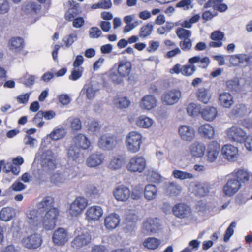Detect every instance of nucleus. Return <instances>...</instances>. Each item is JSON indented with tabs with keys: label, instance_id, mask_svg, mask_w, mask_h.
<instances>
[{
	"label": "nucleus",
	"instance_id": "nucleus-1",
	"mask_svg": "<svg viewBox=\"0 0 252 252\" xmlns=\"http://www.w3.org/2000/svg\"><path fill=\"white\" fill-rule=\"evenodd\" d=\"M52 197L47 196L39 202L35 208H30L25 212V221L30 230L34 231L44 228L51 230L56 226L59 210L54 207Z\"/></svg>",
	"mask_w": 252,
	"mask_h": 252
},
{
	"label": "nucleus",
	"instance_id": "nucleus-2",
	"mask_svg": "<svg viewBox=\"0 0 252 252\" xmlns=\"http://www.w3.org/2000/svg\"><path fill=\"white\" fill-rule=\"evenodd\" d=\"M44 229V228H41L36 231L30 230L31 234L22 239V246L29 250H34L39 248L43 241L42 233Z\"/></svg>",
	"mask_w": 252,
	"mask_h": 252
},
{
	"label": "nucleus",
	"instance_id": "nucleus-3",
	"mask_svg": "<svg viewBox=\"0 0 252 252\" xmlns=\"http://www.w3.org/2000/svg\"><path fill=\"white\" fill-rule=\"evenodd\" d=\"M143 136L141 133L137 131H132L126 136V147L131 153H136L141 149L143 143Z\"/></svg>",
	"mask_w": 252,
	"mask_h": 252
},
{
	"label": "nucleus",
	"instance_id": "nucleus-4",
	"mask_svg": "<svg viewBox=\"0 0 252 252\" xmlns=\"http://www.w3.org/2000/svg\"><path fill=\"white\" fill-rule=\"evenodd\" d=\"M88 202L87 199L84 197H77L69 204L67 209L68 215L72 218L81 216L87 206Z\"/></svg>",
	"mask_w": 252,
	"mask_h": 252
},
{
	"label": "nucleus",
	"instance_id": "nucleus-5",
	"mask_svg": "<svg viewBox=\"0 0 252 252\" xmlns=\"http://www.w3.org/2000/svg\"><path fill=\"white\" fill-rule=\"evenodd\" d=\"M147 160L146 158L140 155H134L128 161L126 168L128 171L132 173H141L146 169Z\"/></svg>",
	"mask_w": 252,
	"mask_h": 252
},
{
	"label": "nucleus",
	"instance_id": "nucleus-6",
	"mask_svg": "<svg viewBox=\"0 0 252 252\" xmlns=\"http://www.w3.org/2000/svg\"><path fill=\"white\" fill-rule=\"evenodd\" d=\"M122 142V139L109 133L101 135L97 141L98 147L104 150H112Z\"/></svg>",
	"mask_w": 252,
	"mask_h": 252
},
{
	"label": "nucleus",
	"instance_id": "nucleus-7",
	"mask_svg": "<svg viewBox=\"0 0 252 252\" xmlns=\"http://www.w3.org/2000/svg\"><path fill=\"white\" fill-rule=\"evenodd\" d=\"M41 164L42 172L50 174L56 169V160L52 151L47 150L43 152Z\"/></svg>",
	"mask_w": 252,
	"mask_h": 252
},
{
	"label": "nucleus",
	"instance_id": "nucleus-8",
	"mask_svg": "<svg viewBox=\"0 0 252 252\" xmlns=\"http://www.w3.org/2000/svg\"><path fill=\"white\" fill-rule=\"evenodd\" d=\"M76 237L71 242L72 246L78 249L87 245L91 240L89 231L85 228H77L75 231Z\"/></svg>",
	"mask_w": 252,
	"mask_h": 252
},
{
	"label": "nucleus",
	"instance_id": "nucleus-9",
	"mask_svg": "<svg viewBox=\"0 0 252 252\" xmlns=\"http://www.w3.org/2000/svg\"><path fill=\"white\" fill-rule=\"evenodd\" d=\"M181 97V91L173 89L165 92L161 96V100L164 105L171 106L177 103Z\"/></svg>",
	"mask_w": 252,
	"mask_h": 252
},
{
	"label": "nucleus",
	"instance_id": "nucleus-10",
	"mask_svg": "<svg viewBox=\"0 0 252 252\" xmlns=\"http://www.w3.org/2000/svg\"><path fill=\"white\" fill-rule=\"evenodd\" d=\"M227 139L232 142L242 143L246 135V132L241 127L233 126L226 130Z\"/></svg>",
	"mask_w": 252,
	"mask_h": 252
},
{
	"label": "nucleus",
	"instance_id": "nucleus-11",
	"mask_svg": "<svg viewBox=\"0 0 252 252\" xmlns=\"http://www.w3.org/2000/svg\"><path fill=\"white\" fill-rule=\"evenodd\" d=\"M160 228L158 219L149 218L143 222L141 232L144 235H150L157 233Z\"/></svg>",
	"mask_w": 252,
	"mask_h": 252
},
{
	"label": "nucleus",
	"instance_id": "nucleus-12",
	"mask_svg": "<svg viewBox=\"0 0 252 252\" xmlns=\"http://www.w3.org/2000/svg\"><path fill=\"white\" fill-rule=\"evenodd\" d=\"M206 152V146L201 141H196L189 146V153L190 156L194 158H202Z\"/></svg>",
	"mask_w": 252,
	"mask_h": 252
},
{
	"label": "nucleus",
	"instance_id": "nucleus-13",
	"mask_svg": "<svg viewBox=\"0 0 252 252\" xmlns=\"http://www.w3.org/2000/svg\"><path fill=\"white\" fill-rule=\"evenodd\" d=\"M220 148L218 142L213 141L209 143L206 148V159L208 162L213 163L218 158Z\"/></svg>",
	"mask_w": 252,
	"mask_h": 252
},
{
	"label": "nucleus",
	"instance_id": "nucleus-14",
	"mask_svg": "<svg viewBox=\"0 0 252 252\" xmlns=\"http://www.w3.org/2000/svg\"><path fill=\"white\" fill-rule=\"evenodd\" d=\"M178 133L180 138L186 142H191L195 137L194 128L187 125H180L178 128Z\"/></svg>",
	"mask_w": 252,
	"mask_h": 252
},
{
	"label": "nucleus",
	"instance_id": "nucleus-15",
	"mask_svg": "<svg viewBox=\"0 0 252 252\" xmlns=\"http://www.w3.org/2000/svg\"><path fill=\"white\" fill-rule=\"evenodd\" d=\"M241 187V185L239 181L231 177L223 186V192L225 195L231 197L238 191Z\"/></svg>",
	"mask_w": 252,
	"mask_h": 252
},
{
	"label": "nucleus",
	"instance_id": "nucleus-16",
	"mask_svg": "<svg viewBox=\"0 0 252 252\" xmlns=\"http://www.w3.org/2000/svg\"><path fill=\"white\" fill-rule=\"evenodd\" d=\"M66 134V130L63 128H56L49 134L44 137L41 141V147H46L50 143L49 138L53 140H58L64 137Z\"/></svg>",
	"mask_w": 252,
	"mask_h": 252
},
{
	"label": "nucleus",
	"instance_id": "nucleus-17",
	"mask_svg": "<svg viewBox=\"0 0 252 252\" xmlns=\"http://www.w3.org/2000/svg\"><path fill=\"white\" fill-rule=\"evenodd\" d=\"M221 154L223 158L229 161H233L238 158V149L231 144H226L222 147Z\"/></svg>",
	"mask_w": 252,
	"mask_h": 252
},
{
	"label": "nucleus",
	"instance_id": "nucleus-18",
	"mask_svg": "<svg viewBox=\"0 0 252 252\" xmlns=\"http://www.w3.org/2000/svg\"><path fill=\"white\" fill-rule=\"evenodd\" d=\"M103 214L102 207L98 205L89 207L85 212V218L89 222L95 221L99 220Z\"/></svg>",
	"mask_w": 252,
	"mask_h": 252
},
{
	"label": "nucleus",
	"instance_id": "nucleus-19",
	"mask_svg": "<svg viewBox=\"0 0 252 252\" xmlns=\"http://www.w3.org/2000/svg\"><path fill=\"white\" fill-rule=\"evenodd\" d=\"M251 57L244 53L229 56V62L232 66H246L248 65Z\"/></svg>",
	"mask_w": 252,
	"mask_h": 252
},
{
	"label": "nucleus",
	"instance_id": "nucleus-20",
	"mask_svg": "<svg viewBox=\"0 0 252 252\" xmlns=\"http://www.w3.org/2000/svg\"><path fill=\"white\" fill-rule=\"evenodd\" d=\"M70 239V236L67 231L63 228L56 230L52 235L53 243L58 246L64 245Z\"/></svg>",
	"mask_w": 252,
	"mask_h": 252
},
{
	"label": "nucleus",
	"instance_id": "nucleus-21",
	"mask_svg": "<svg viewBox=\"0 0 252 252\" xmlns=\"http://www.w3.org/2000/svg\"><path fill=\"white\" fill-rule=\"evenodd\" d=\"M172 211L175 216L180 219L188 218L192 215L191 208L184 203L175 205L172 208Z\"/></svg>",
	"mask_w": 252,
	"mask_h": 252
},
{
	"label": "nucleus",
	"instance_id": "nucleus-22",
	"mask_svg": "<svg viewBox=\"0 0 252 252\" xmlns=\"http://www.w3.org/2000/svg\"><path fill=\"white\" fill-rule=\"evenodd\" d=\"M157 104L156 97L151 94L144 96L139 102V107L144 111H150L155 108Z\"/></svg>",
	"mask_w": 252,
	"mask_h": 252
},
{
	"label": "nucleus",
	"instance_id": "nucleus-23",
	"mask_svg": "<svg viewBox=\"0 0 252 252\" xmlns=\"http://www.w3.org/2000/svg\"><path fill=\"white\" fill-rule=\"evenodd\" d=\"M120 221L121 218L118 214L114 213H110L104 219V226L107 230H113L119 226Z\"/></svg>",
	"mask_w": 252,
	"mask_h": 252
},
{
	"label": "nucleus",
	"instance_id": "nucleus-24",
	"mask_svg": "<svg viewBox=\"0 0 252 252\" xmlns=\"http://www.w3.org/2000/svg\"><path fill=\"white\" fill-rule=\"evenodd\" d=\"M113 195L117 201L125 202L130 197V191L128 187L124 185H120L115 189Z\"/></svg>",
	"mask_w": 252,
	"mask_h": 252
},
{
	"label": "nucleus",
	"instance_id": "nucleus-25",
	"mask_svg": "<svg viewBox=\"0 0 252 252\" xmlns=\"http://www.w3.org/2000/svg\"><path fill=\"white\" fill-rule=\"evenodd\" d=\"M218 101L220 105L225 108H230L234 103L233 95L230 93L226 92L219 94Z\"/></svg>",
	"mask_w": 252,
	"mask_h": 252
},
{
	"label": "nucleus",
	"instance_id": "nucleus-26",
	"mask_svg": "<svg viewBox=\"0 0 252 252\" xmlns=\"http://www.w3.org/2000/svg\"><path fill=\"white\" fill-rule=\"evenodd\" d=\"M192 189V192L196 196L204 197L207 195L210 191V185L205 182H197Z\"/></svg>",
	"mask_w": 252,
	"mask_h": 252
},
{
	"label": "nucleus",
	"instance_id": "nucleus-27",
	"mask_svg": "<svg viewBox=\"0 0 252 252\" xmlns=\"http://www.w3.org/2000/svg\"><path fill=\"white\" fill-rule=\"evenodd\" d=\"M8 48L14 53H19L24 46V40L20 37H12L8 42Z\"/></svg>",
	"mask_w": 252,
	"mask_h": 252
},
{
	"label": "nucleus",
	"instance_id": "nucleus-28",
	"mask_svg": "<svg viewBox=\"0 0 252 252\" xmlns=\"http://www.w3.org/2000/svg\"><path fill=\"white\" fill-rule=\"evenodd\" d=\"M154 123L152 118L145 115L139 116L135 119V125L142 128L148 129L153 126Z\"/></svg>",
	"mask_w": 252,
	"mask_h": 252
},
{
	"label": "nucleus",
	"instance_id": "nucleus-29",
	"mask_svg": "<svg viewBox=\"0 0 252 252\" xmlns=\"http://www.w3.org/2000/svg\"><path fill=\"white\" fill-rule=\"evenodd\" d=\"M188 63L192 64L193 65L197 64L199 67L206 69L210 63V60L208 57H202L200 56L196 55L189 59Z\"/></svg>",
	"mask_w": 252,
	"mask_h": 252
},
{
	"label": "nucleus",
	"instance_id": "nucleus-30",
	"mask_svg": "<svg viewBox=\"0 0 252 252\" xmlns=\"http://www.w3.org/2000/svg\"><path fill=\"white\" fill-rule=\"evenodd\" d=\"M16 216L15 209L12 207H3L0 211V220L4 222H8Z\"/></svg>",
	"mask_w": 252,
	"mask_h": 252
},
{
	"label": "nucleus",
	"instance_id": "nucleus-31",
	"mask_svg": "<svg viewBox=\"0 0 252 252\" xmlns=\"http://www.w3.org/2000/svg\"><path fill=\"white\" fill-rule=\"evenodd\" d=\"M143 193L146 200L152 201L155 199L158 196V188L153 184L147 185L145 187Z\"/></svg>",
	"mask_w": 252,
	"mask_h": 252
},
{
	"label": "nucleus",
	"instance_id": "nucleus-32",
	"mask_svg": "<svg viewBox=\"0 0 252 252\" xmlns=\"http://www.w3.org/2000/svg\"><path fill=\"white\" fill-rule=\"evenodd\" d=\"M104 159V155L101 153H94L87 159L86 163L89 167H96L100 165Z\"/></svg>",
	"mask_w": 252,
	"mask_h": 252
},
{
	"label": "nucleus",
	"instance_id": "nucleus-33",
	"mask_svg": "<svg viewBox=\"0 0 252 252\" xmlns=\"http://www.w3.org/2000/svg\"><path fill=\"white\" fill-rule=\"evenodd\" d=\"M132 69V64L130 62L126 60H122L118 63L117 71L121 76L124 78L127 77L130 73Z\"/></svg>",
	"mask_w": 252,
	"mask_h": 252
},
{
	"label": "nucleus",
	"instance_id": "nucleus-34",
	"mask_svg": "<svg viewBox=\"0 0 252 252\" xmlns=\"http://www.w3.org/2000/svg\"><path fill=\"white\" fill-rule=\"evenodd\" d=\"M199 134L207 139H212L215 136V129L212 126L209 124L201 125L198 129Z\"/></svg>",
	"mask_w": 252,
	"mask_h": 252
},
{
	"label": "nucleus",
	"instance_id": "nucleus-35",
	"mask_svg": "<svg viewBox=\"0 0 252 252\" xmlns=\"http://www.w3.org/2000/svg\"><path fill=\"white\" fill-rule=\"evenodd\" d=\"M75 146L79 148L86 150L90 146V141L88 138L83 134H79L76 135L73 139Z\"/></svg>",
	"mask_w": 252,
	"mask_h": 252
},
{
	"label": "nucleus",
	"instance_id": "nucleus-36",
	"mask_svg": "<svg viewBox=\"0 0 252 252\" xmlns=\"http://www.w3.org/2000/svg\"><path fill=\"white\" fill-rule=\"evenodd\" d=\"M201 114L204 120L207 121H212L217 116V109L213 106L206 107L202 110Z\"/></svg>",
	"mask_w": 252,
	"mask_h": 252
},
{
	"label": "nucleus",
	"instance_id": "nucleus-37",
	"mask_svg": "<svg viewBox=\"0 0 252 252\" xmlns=\"http://www.w3.org/2000/svg\"><path fill=\"white\" fill-rule=\"evenodd\" d=\"M161 241L160 239L154 237H148L144 240L143 242V246L144 248L149 250H154L158 249L160 244Z\"/></svg>",
	"mask_w": 252,
	"mask_h": 252
},
{
	"label": "nucleus",
	"instance_id": "nucleus-38",
	"mask_svg": "<svg viewBox=\"0 0 252 252\" xmlns=\"http://www.w3.org/2000/svg\"><path fill=\"white\" fill-rule=\"evenodd\" d=\"M251 173L243 169L234 170L231 174V177L238 180L239 182H246L249 180Z\"/></svg>",
	"mask_w": 252,
	"mask_h": 252
},
{
	"label": "nucleus",
	"instance_id": "nucleus-39",
	"mask_svg": "<svg viewBox=\"0 0 252 252\" xmlns=\"http://www.w3.org/2000/svg\"><path fill=\"white\" fill-rule=\"evenodd\" d=\"M223 1V0H209L204 6L205 8L212 7L215 10L223 12L228 9L227 5L222 3Z\"/></svg>",
	"mask_w": 252,
	"mask_h": 252
},
{
	"label": "nucleus",
	"instance_id": "nucleus-40",
	"mask_svg": "<svg viewBox=\"0 0 252 252\" xmlns=\"http://www.w3.org/2000/svg\"><path fill=\"white\" fill-rule=\"evenodd\" d=\"M182 187L174 182H171L167 184L165 193L170 196H176L182 191Z\"/></svg>",
	"mask_w": 252,
	"mask_h": 252
},
{
	"label": "nucleus",
	"instance_id": "nucleus-41",
	"mask_svg": "<svg viewBox=\"0 0 252 252\" xmlns=\"http://www.w3.org/2000/svg\"><path fill=\"white\" fill-rule=\"evenodd\" d=\"M97 89L91 84H86L81 90V93L85 94L88 99H93L96 95Z\"/></svg>",
	"mask_w": 252,
	"mask_h": 252
},
{
	"label": "nucleus",
	"instance_id": "nucleus-42",
	"mask_svg": "<svg viewBox=\"0 0 252 252\" xmlns=\"http://www.w3.org/2000/svg\"><path fill=\"white\" fill-rule=\"evenodd\" d=\"M197 96L200 101L204 104H207L211 98V94L208 89L202 88L198 90Z\"/></svg>",
	"mask_w": 252,
	"mask_h": 252
},
{
	"label": "nucleus",
	"instance_id": "nucleus-43",
	"mask_svg": "<svg viewBox=\"0 0 252 252\" xmlns=\"http://www.w3.org/2000/svg\"><path fill=\"white\" fill-rule=\"evenodd\" d=\"M124 164V160L120 156L112 157L109 161L108 167L112 170L120 169Z\"/></svg>",
	"mask_w": 252,
	"mask_h": 252
},
{
	"label": "nucleus",
	"instance_id": "nucleus-44",
	"mask_svg": "<svg viewBox=\"0 0 252 252\" xmlns=\"http://www.w3.org/2000/svg\"><path fill=\"white\" fill-rule=\"evenodd\" d=\"M80 11L78 9V6L77 4L70 5V7L68 9L64 15V18L66 20L72 21L74 18L79 14Z\"/></svg>",
	"mask_w": 252,
	"mask_h": 252
},
{
	"label": "nucleus",
	"instance_id": "nucleus-45",
	"mask_svg": "<svg viewBox=\"0 0 252 252\" xmlns=\"http://www.w3.org/2000/svg\"><path fill=\"white\" fill-rule=\"evenodd\" d=\"M28 9L31 11V16L34 19L31 21V23H35L39 18L40 15L39 12L40 11V5L37 4L31 3L28 6Z\"/></svg>",
	"mask_w": 252,
	"mask_h": 252
},
{
	"label": "nucleus",
	"instance_id": "nucleus-46",
	"mask_svg": "<svg viewBox=\"0 0 252 252\" xmlns=\"http://www.w3.org/2000/svg\"><path fill=\"white\" fill-rule=\"evenodd\" d=\"M172 175L175 179L180 180L192 179L194 177L192 173L180 170L173 171Z\"/></svg>",
	"mask_w": 252,
	"mask_h": 252
},
{
	"label": "nucleus",
	"instance_id": "nucleus-47",
	"mask_svg": "<svg viewBox=\"0 0 252 252\" xmlns=\"http://www.w3.org/2000/svg\"><path fill=\"white\" fill-rule=\"evenodd\" d=\"M56 115V112L52 110L39 111L36 114L35 117L34 118L33 122L34 123H37V119L38 118L41 119L42 117H44L47 120H50L55 118Z\"/></svg>",
	"mask_w": 252,
	"mask_h": 252
},
{
	"label": "nucleus",
	"instance_id": "nucleus-48",
	"mask_svg": "<svg viewBox=\"0 0 252 252\" xmlns=\"http://www.w3.org/2000/svg\"><path fill=\"white\" fill-rule=\"evenodd\" d=\"M187 111L188 114L193 117L197 116L201 112L200 105L195 103L189 104L187 106Z\"/></svg>",
	"mask_w": 252,
	"mask_h": 252
},
{
	"label": "nucleus",
	"instance_id": "nucleus-49",
	"mask_svg": "<svg viewBox=\"0 0 252 252\" xmlns=\"http://www.w3.org/2000/svg\"><path fill=\"white\" fill-rule=\"evenodd\" d=\"M232 113L236 116L242 117L248 113V110L244 104H239L235 106Z\"/></svg>",
	"mask_w": 252,
	"mask_h": 252
},
{
	"label": "nucleus",
	"instance_id": "nucleus-50",
	"mask_svg": "<svg viewBox=\"0 0 252 252\" xmlns=\"http://www.w3.org/2000/svg\"><path fill=\"white\" fill-rule=\"evenodd\" d=\"M79 155V149L75 146H71L68 150L67 159L69 161H76Z\"/></svg>",
	"mask_w": 252,
	"mask_h": 252
},
{
	"label": "nucleus",
	"instance_id": "nucleus-51",
	"mask_svg": "<svg viewBox=\"0 0 252 252\" xmlns=\"http://www.w3.org/2000/svg\"><path fill=\"white\" fill-rule=\"evenodd\" d=\"M114 103L117 107L126 108L129 106L130 101L126 97H122L115 98L114 101Z\"/></svg>",
	"mask_w": 252,
	"mask_h": 252
},
{
	"label": "nucleus",
	"instance_id": "nucleus-52",
	"mask_svg": "<svg viewBox=\"0 0 252 252\" xmlns=\"http://www.w3.org/2000/svg\"><path fill=\"white\" fill-rule=\"evenodd\" d=\"M196 70V67L191 63L182 66V74L185 76H192Z\"/></svg>",
	"mask_w": 252,
	"mask_h": 252
},
{
	"label": "nucleus",
	"instance_id": "nucleus-53",
	"mask_svg": "<svg viewBox=\"0 0 252 252\" xmlns=\"http://www.w3.org/2000/svg\"><path fill=\"white\" fill-rule=\"evenodd\" d=\"M112 4L111 0H101L97 3H94L92 5V8L95 9H108L112 7Z\"/></svg>",
	"mask_w": 252,
	"mask_h": 252
},
{
	"label": "nucleus",
	"instance_id": "nucleus-54",
	"mask_svg": "<svg viewBox=\"0 0 252 252\" xmlns=\"http://www.w3.org/2000/svg\"><path fill=\"white\" fill-rule=\"evenodd\" d=\"M2 166H3V170L5 172H12L13 174L17 175L20 172V168L13 166V164L10 162H5L4 160V163Z\"/></svg>",
	"mask_w": 252,
	"mask_h": 252
},
{
	"label": "nucleus",
	"instance_id": "nucleus-55",
	"mask_svg": "<svg viewBox=\"0 0 252 252\" xmlns=\"http://www.w3.org/2000/svg\"><path fill=\"white\" fill-rule=\"evenodd\" d=\"M109 78L114 83L119 84L123 81L124 77L120 75L117 70L112 69L110 71Z\"/></svg>",
	"mask_w": 252,
	"mask_h": 252
},
{
	"label": "nucleus",
	"instance_id": "nucleus-56",
	"mask_svg": "<svg viewBox=\"0 0 252 252\" xmlns=\"http://www.w3.org/2000/svg\"><path fill=\"white\" fill-rule=\"evenodd\" d=\"M50 181L51 183L58 185L66 182V180L64 178L63 172H56L53 174L51 177Z\"/></svg>",
	"mask_w": 252,
	"mask_h": 252
},
{
	"label": "nucleus",
	"instance_id": "nucleus-57",
	"mask_svg": "<svg viewBox=\"0 0 252 252\" xmlns=\"http://www.w3.org/2000/svg\"><path fill=\"white\" fill-rule=\"evenodd\" d=\"M75 168V167H66L63 172V175L66 181H69L76 176L77 172Z\"/></svg>",
	"mask_w": 252,
	"mask_h": 252
},
{
	"label": "nucleus",
	"instance_id": "nucleus-58",
	"mask_svg": "<svg viewBox=\"0 0 252 252\" xmlns=\"http://www.w3.org/2000/svg\"><path fill=\"white\" fill-rule=\"evenodd\" d=\"M153 29V25L148 23L141 28L139 36L140 37H146L151 34Z\"/></svg>",
	"mask_w": 252,
	"mask_h": 252
},
{
	"label": "nucleus",
	"instance_id": "nucleus-59",
	"mask_svg": "<svg viewBox=\"0 0 252 252\" xmlns=\"http://www.w3.org/2000/svg\"><path fill=\"white\" fill-rule=\"evenodd\" d=\"M23 142L25 145L31 148L36 147L38 144L37 140L30 135H26L23 139Z\"/></svg>",
	"mask_w": 252,
	"mask_h": 252
},
{
	"label": "nucleus",
	"instance_id": "nucleus-60",
	"mask_svg": "<svg viewBox=\"0 0 252 252\" xmlns=\"http://www.w3.org/2000/svg\"><path fill=\"white\" fill-rule=\"evenodd\" d=\"M177 36L180 39H188L191 35V32L182 28H179L176 32Z\"/></svg>",
	"mask_w": 252,
	"mask_h": 252
},
{
	"label": "nucleus",
	"instance_id": "nucleus-61",
	"mask_svg": "<svg viewBox=\"0 0 252 252\" xmlns=\"http://www.w3.org/2000/svg\"><path fill=\"white\" fill-rule=\"evenodd\" d=\"M138 220V216L135 210H127L126 214V220L127 222L135 223Z\"/></svg>",
	"mask_w": 252,
	"mask_h": 252
},
{
	"label": "nucleus",
	"instance_id": "nucleus-62",
	"mask_svg": "<svg viewBox=\"0 0 252 252\" xmlns=\"http://www.w3.org/2000/svg\"><path fill=\"white\" fill-rule=\"evenodd\" d=\"M176 7L187 10L192 9L193 7V4L191 0H182L177 3Z\"/></svg>",
	"mask_w": 252,
	"mask_h": 252
},
{
	"label": "nucleus",
	"instance_id": "nucleus-63",
	"mask_svg": "<svg viewBox=\"0 0 252 252\" xmlns=\"http://www.w3.org/2000/svg\"><path fill=\"white\" fill-rule=\"evenodd\" d=\"M77 39V35L75 33L67 35L63 39V41L66 47H68Z\"/></svg>",
	"mask_w": 252,
	"mask_h": 252
},
{
	"label": "nucleus",
	"instance_id": "nucleus-64",
	"mask_svg": "<svg viewBox=\"0 0 252 252\" xmlns=\"http://www.w3.org/2000/svg\"><path fill=\"white\" fill-rule=\"evenodd\" d=\"M83 72V67H74L69 76V79L73 81L78 80L81 77Z\"/></svg>",
	"mask_w": 252,
	"mask_h": 252
}]
</instances>
